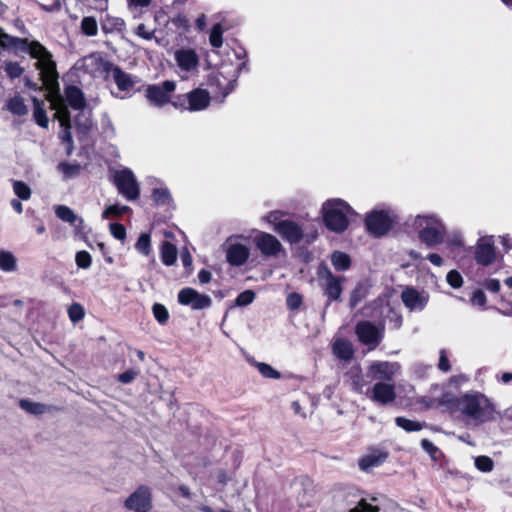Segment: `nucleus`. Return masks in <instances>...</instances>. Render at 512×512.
Returning <instances> with one entry per match:
<instances>
[{"label":"nucleus","instance_id":"obj_1","mask_svg":"<svg viewBox=\"0 0 512 512\" xmlns=\"http://www.w3.org/2000/svg\"><path fill=\"white\" fill-rule=\"evenodd\" d=\"M9 47L27 48L30 56L37 60L35 67L40 71V78L48 91V100L51 103V108L55 110V117L63 128L60 138L63 142L71 145L70 116L67 106L64 105L59 93L58 73L51 53L37 41L28 42L27 39L14 38L0 29V50Z\"/></svg>","mask_w":512,"mask_h":512},{"label":"nucleus","instance_id":"obj_2","mask_svg":"<svg viewBox=\"0 0 512 512\" xmlns=\"http://www.w3.org/2000/svg\"><path fill=\"white\" fill-rule=\"evenodd\" d=\"M438 403L451 411H459L477 423L491 420L494 414V406L491 401L479 392L466 393L457 400L452 394L445 393L439 398Z\"/></svg>","mask_w":512,"mask_h":512},{"label":"nucleus","instance_id":"obj_3","mask_svg":"<svg viewBox=\"0 0 512 512\" xmlns=\"http://www.w3.org/2000/svg\"><path fill=\"white\" fill-rule=\"evenodd\" d=\"M321 215L325 227L334 233H343L355 215L353 208L342 199H329L322 204Z\"/></svg>","mask_w":512,"mask_h":512},{"label":"nucleus","instance_id":"obj_4","mask_svg":"<svg viewBox=\"0 0 512 512\" xmlns=\"http://www.w3.org/2000/svg\"><path fill=\"white\" fill-rule=\"evenodd\" d=\"M262 221L272 226L273 230L290 244L299 243L304 236L303 229L296 222L285 218L281 211H271L262 217Z\"/></svg>","mask_w":512,"mask_h":512},{"label":"nucleus","instance_id":"obj_5","mask_svg":"<svg viewBox=\"0 0 512 512\" xmlns=\"http://www.w3.org/2000/svg\"><path fill=\"white\" fill-rule=\"evenodd\" d=\"M414 226L418 230L420 241L428 247H434L442 243L445 229L434 216H417Z\"/></svg>","mask_w":512,"mask_h":512},{"label":"nucleus","instance_id":"obj_6","mask_svg":"<svg viewBox=\"0 0 512 512\" xmlns=\"http://www.w3.org/2000/svg\"><path fill=\"white\" fill-rule=\"evenodd\" d=\"M211 98L208 91L197 88L182 97H178L173 102V106L191 112L201 111L206 109L210 104Z\"/></svg>","mask_w":512,"mask_h":512},{"label":"nucleus","instance_id":"obj_7","mask_svg":"<svg viewBox=\"0 0 512 512\" xmlns=\"http://www.w3.org/2000/svg\"><path fill=\"white\" fill-rule=\"evenodd\" d=\"M355 333L358 340L372 350L382 341L384 327L381 324L376 325L370 321H361L356 325Z\"/></svg>","mask_w":512,"mask_h":512},{"label":"nucleus","instance_id":"obj_8","mask_svg":"<svg viewBox=\"0 0 512 512\" xmlns=\"http://www.w3.org/2000/svg\"><path fill=\"white\" fill-rule=\"evenodd\" d=\"M398 510V506L384 495H367L362 497L357 505L348 512H380L383 510Z\"/></svg>","mask_w":512,"mask_h":512},{"label":"nucleus","instance_id":"obj_9","mask_svg":"<svg viewBox=\"0 0 512 512\" xmlns=\"http://www.w3.org/2000/svg\"><path fill=\"white\" fill-rule=\"evenodd\" d=\"M115 184L120 194L128 200H135L139 197V186L134 174L129 169H123L115 173Z\"/></svg>","mask_w":512,"mask_h":512},{"label":"nucleus","instance_id":"obj_10","mask_svg":"<svg viewBox=\"0 0 512 512\" xmlns=\"http://www.w3.org/2000/svg\"><path fill=\"white\" fill-rule=\"evenodd\" d=\"M253 241L263 256L276 257L283 251L282 243L273 234L257 231Z\"/></svg>","mask_w":512,"mask_h":512},{"label":"nucleus","instance_id":"obj_11","mask_svg":"<svg viewBox=\"0 0 512 512\" xmlns=\"http://www.w3.org/2000/svg\"><path fill=\"white\" fill-rule=\"evenodd\" d=\"M393 220L387 211H373L366 217V227L374 236L386 234L392 227Z\"/></svg>","mask_w":512,"mask_h":512},{"label":"nucleus","instance_id":"obj_12","mask_svg":"<svg viewBox=\"0 0 512 512\" xmlns=\"http://www.w3.org/2000/svg\"><path fill=\"white\" fill-rule=\"evenodd\" d=\"M124 506L133 512H150L152 509L150 490L141 486L125 500Z\"/></svg>","mask_w":512,"mask_h":512},{"label":"nucleus","instance_id":"obj_13","mask_svg":"<svg viewBox=\"0 0 512 512\" xmlns=\"http://www.w3.org/2000/svg\"><path fill=\"white\" fill-rule=\"evenodd\" d=\"M242 237V235H238L227 240L226 258L228 263L232 266H242L249 258V247L245 244L235 241L236 239Z\"/></svg>","mask_w":512,"mask_h":512},{"label":"nucleus","instance_id":"obj_14","mask_svg":"<svg viewBox=\"0 0 512 512\" xmlns=\"http://www.w3.org/2000/svg\"><path fill=\"white\" fill-rule=\"evenodd\" d=\"M174 81H164L160 85H150L146 89V97L153 105L163 106L170 101V94L175 90Z\"/></svg>","mask_w":512,"mask_h":512},{"label":"nucleus","instance_id":"obj_15","mask_svg":"<svg viewBox=\"0 0 512 512\" xmlns=\"http://www.w3.org/2000/svg\"><path fill=\"white\" fill-rule=\"evenodd\" d=\"M178 301L182 305H189L194 310L208 308L211 305V298L207 295L200 294L192 288H183L178 293Z\"/></svg>","mask_w":512,"mask_h":512},{"label":"nucleus","instance_id":"obj_16","mask_svg":"<svg viewBox=\"0 0 512 512\" xmlns=\"http://www.w3.org/2000/svg\"><path fill=\"white\" fill-rule=\"evenodd\" d=\"M399 369L396 362L375 361L369 366V375L375 380H392Z\"/></svg>","mask_w":512,"mask_h":512},{"label":"nucleus","instance_id":"obj_17","mask_svg":"<svg viewBox=\"0 0 512 512\" xmlns=\"http://www.w3.org/2000/svg\"><path fill=\"white\" fill-rule=\"evenodd\" d=\"M174 59L181 71L193 72L199 65V56L194 49L181 48L174 52Z\"/></svg>","mask_w":512,"mask_h":512},{"label":"nucleus","instance_id":"obj_18","mask_svg":"<svg viewBox=\"0 0 512 512\" xmlns=\"http://www.w3.org/2000/svg\"><path fill=\"white\" fill-rule=\"evenodd\" d=\"M81 67L92 76H100L109 72L112 64L105 61L99 54H90L82 59Z\"/></svg>","mask_w":512,"mask_h":512},{"label":"nucleus","instance_id":"obj_19","mask_svg":"<svg viewBox=\"0 0 512 512\" xmlns=\"http://www.w3.org/2000/svg\"><path fill=\"white\" fill-rule=\"evenodd\" d=\"M368 397L382 405L392 403L396 398L395 387L389 383L378 382L372 387Z\"/></svg>","mask_w":512,"mask_h":512},{"label":"nucleus","instance_id":"obj_20","mask_svg":"<svg viewBox=\"0 0 512 512\" xmlns=\"http://www.w3.org/2000/svg\"><path fill=\"white\" fill-rule=\"evenodd\" d=\"M404 305L411 311L422 310L428 302V296L425 293H419L413 288H406L401 294Z\"/></svg>","mask_w":512,"mask_h":512},{"label":"nucleus","instance_id":"obj_21","mask_svg":"<svg viewBox=\"0 0 512 512\" xmlns=\"http://www.w3.org/2000/svg\"><path fill=\"white\" fill-rule=\"evenodd\" d=\"M475 257L478 263L490 265L495 260L493 241L490 237L481 238L477 244Z\"/></svg>","mask_w":512,"mask_h":512},{"label":"nucleus","instance_id":"obj_22","mask_svg":"<svg viewBox=\"0 0 512 512\" xmlns=\"http://www.w3.org/2000/svg\"><path fill=\"white\" fill-rule=\"evenodd\" d=\"M388 452L383 449H372L359 459V467L363 471H368L374 467H378L386 461Z\"/></svg>","mask_w":512,"mask_h":512},{"label":"nucleus","instance_id":"obj_23","mask_svg":"<svg viewBox=\"0 0 512 512\" xmlns=\"http://www.w3.org/2000/svg\"><path fill=\"white\" fill-rule=\"evenodd\" d=\"M321 275L325 280V294L330 298V300H337L342 292L339 279L336 278L327 268H324L321 271Z\"/></svg>","mask_w":512,"mask_h":512},{"label":"nucleus","instance_id":"obj_24","mask_svg":"<svg viewBox=\"0 0 512 512\" xmlns=\"http://www.w3.org/2000/svg\"><path fill=\"white\" fill-rule=\"evenodd\" d=\"M63 99L64 105L66 103L75 110H82L85 105V98L83 92L76 86H68L65 89V99Z\"/></svg>","mask_w":512,"mask_h":512},{"label":"nucleus","instance_id":"obj_25","mask_svg":"<svg viewBox=\"0 0 512 512\" xmlns=\"http://www.w3.org/2000/svg\"><path fill=\"white\" fill-rule=\"evenodd\" d=\"M112 78L121 91H129L136 84V80L130 75L122 71L119 67L113 66L110 71Z\"/></svg>","mask_w":512,"mask_h":512},{"label":"nucleus","instance_id":"obj_26","mask_svg":"<svg viewBox=\"0 0 512 512\" xmlns=\"http://www.w3.org/2000/svg\"><path fill=\"white\" fill-rule=\"evenodd\" d=\"M56 216L62 221L73 225L76 229H80L83 225V219L78 217L72 209L65 205H59L55 209Z\"/></svg>","mask_w":512,"mask_h":512},{"label":"nucleus","instance_id":"obj_27","mask_svg":"<svg viewBox=\"0 0 512 512\" xmlns=\"http://www.w3.org/2000/svg\"><path fill=\"white\" fill-rule=\"evenodd\" d=\"M332 348L333 353L342 360H350L353 357V346L351 342L346 339H337Z\"/></svg>","mask_w":512,"mask_h":512},{"label":"nucleus","instance_id":"obj_28","mask_svg":"<svg viewBox=\"0 0 512 512\" xmlns=\"http://www.w3.org/2000/svg\"><path fill=\"white\" fill-rule=\"evenodd\" d=\"M5 106L8 111L17 116H24L28 113L24 98L19 95L10 98Z\"/></svg>","mask_w":512,"mask_h":512},{"label":"nucleus","instance_id":"obj_29","mask_svg":"<svg viewBox=\"0 0 512 512\" xmlns=\"http://www.w3.org/2000/svg\"><path fill=\"white\" fill-rule=\"evenodd\" d=\"M19 406L22 410L32 415H42L49 411L48 406L45 404L29 399H21L19 401Z\"/></svg>","mask_w":512,"mask_h":512},{"label":"nucleus","instance_id":"obj_30","mask_svg":"<svg viewBox=\"0 0 512 512\" xmlns=\"http://www.w3.org/2000/svg\"><path fill=\"white\" fill-rule=\"evenodd\" d=\"M0 270L8 273L17 270V259L12 252L6 250L0 251Z\"/></svg>","mask_w":512,"mask_h":512},{"label":"nucleus","instance_id":"obj_31","mask_svg":"<svg viewBox=\"0 0 512 512\" xmlns=\"http://www.w3.org/2000/svg\"><path fill=\"white\" fill-rule=\"evenodd\" d=\"M153 0H126L128 11L134 16L139 17L144 14L151 6Z\"/></svg>","mask_w":512,"mask_h":512},{"label":"nucleus","instance_id":"obj_32","mask_svg":"<svg viewBox=\"0 0 512 512\" xmlns=\"http://www.w3.org/2000/svg\"><path fill=\"white\" fill-rule=\"evenodd\" d=\"M162 262L167 265H173L177 260V249L170 242H163L160 250Z\"/></svg>","mask_w":512,"mask_h":512},{"label":"nucleus","instance_id":"obj_33","mask_svg":"<svg viewBox=\"0 0 512 512\" xmlns=\"http://www.w3.org/2000/svg\"><path fill=\"white\" fill-rule=\"evenodd\" d=\"M33 103H34L33 116H34L36 123L43 128H47L49 121H48V118H47V115H46V112L44 109V102L38 100L37 98H33Z\"/></svg>","mask_w":512,"mask_h":512},{"label":"nucleus","instance_id":"obj_34","mask_svg":"<svg viewBox=\"0 0 512 512\" xmlns=\"http://www.w3.org/2000/svg\"><path fill=\"white\" fill-rule=\"evenodd\" d=\"M331 261L335 269L344 271L350 267V257L341 251H335L331 256Z\"/></svg>","mask_w":512,"mask_h":512},{"label":"nucleus","instance_id":"obj_35","mask_svg":"<svg viewBox=\"0 0 512 512\" xmlns=\"http://www.w3.org/2000/svg\"><path fill=\"white\" fill-rule=\"evenodd\" d=\"M152 199L158 205H165L170 203L171 194L166 187L154 188L152 191Z\"/></svg>","mask_w":512,"mask_h":512},{"label":"nucleus","instance_id":"obj_36","mask_svg":"<svg viewBox=\"0 0 512 512\" xmlns=\"http://www.w3.org/2000/svg\"><path fill=\"white\" fill-rule=\"evenodd\" d=\"M395 422L398 427L404 429L407 432L420 431L423 428L422 423L404 417H397Z\"/></svg>","mask_w":512,"mask_h":512},{"label":"nucleus","instance_id":"obj_37","mask_svg":"<svg viewBox=\"0 0 512 512\" xmlns=\"http://www.w3.org/2000/svg\"><path fill=\"white\" fill-rule=\"evenodd\" d=\"M82 32L87 36H95L98 33L97 21L93 17H84L81 21Z\"/></svg>","mask_w":512,"mask_h":512},{"label":"nucleus","instance_id":"obj_38","mask_svg":"<svg viewBox=\"0 0 512 512\" xmlns=\"http://www.w3.org/2000/svg\"><path fill=\"white\" fill-rule=\"evenodd\" d=\"M136 250L145 255L148 256L151 253V239L149 234H141L135 244Z\"/></svg>","mask_w":512,"mask_h":512},{"label":"nucleus","instance_id":"obj_39","mask_svg":"<svg viewBox=\"0 0 512 512\" xmlns=\"http://www.w3.org/2000/svg\"><path fill=\"white\" fill-rule=\"evenodd\" d=\"M223 32H224V29L222 28L221 24H215L212 29H211V33H210V37H209V41H210V44L215 47V48H219L222 46V43H223V39H222V35H223Z\"/></svg>","mask_w":512,"mask_h":512},{"label":"nucleus","instance_id":"obj_40","mask_svg":"<svg viewBox=\"0 0 512 512\" xmlns=\"http://www.w3.org/2000/svg\"><path fill=\"white\" fill-rule=\"evenodd\" d=\"M129 209L128 206L110 205L103 211L102 218L109 219L111 217H119Z\"/></svg>","mask_w":512,"mask_h":512},{"label":"nucleus","instance_id":"obj_41","mask_svg":"<svg viewBox=\"0 0 512 512\" xmlns=\"http://www.w3.org/2000/svg\"><path fill=\"white\" fill-rule=\"evenodd\" d=\"M14 193L22 200H28L31 196V190L27 184L22 181H14Z\"/></svg>","mask_w":512,"mask_h":512},{"label":"nucleus","instance_id":"obj_42","mask_svg":"<svg viewBox=\"0 0 512 512\" xmlns=\"http://www.w3.org/2000/svg\"><path fill=\"white\" fill-rule=\"evenodd\" d=\"M84 314H85V312H84L83 307L78 303H73L68 308V316L73 323H76V322L82 320L84 317Z\"/></svg>","mask_w":512,"mask_h":512},{"label":"nucleus","instance_id":"obj_43","mask_svg":"<svg viewBox=\"0 0 512 512\" xmlns=\"http://www.w3.org/2000/svg\"><path fill=\"white\" fill-rule=\"evenodd\" d=\"M256 367L261 375L266 378L278 379L280 377V373L266 363L259 362L256 364Z\"/></svg>","mask_w":512,"mask_h":512},{"label":"nucleus","instance_id":"obj_44","mask_svg":"<svg viewBox=\"0 0 512 512\" xmlns=\"http://www.w3.org/2000/svg\"><path fill=\"white\" fill-rule=\"evenodd\" d=\"M152 311H153L154 317L160 324H164L167 322L169 313L165 306H163L162 304L156 303L153 305Z\"/></svg>","mask_w":512,"mask_h":512},{"label":"nucleus","instance_id":"obj_45","mask_svg":"<svg viewBox=\"0 0 512 512\" xmlns=\"http://www.w3.org/2000/svg\"><path fill=\"white\" fill-rule=\"evenodd\" d=\"M76 264L79 268L88 269L91 266L92 258L87 251H79L75 257Z\"/></svg>","mask_w":512,"mask_h":512},{"label":"nucleus","instance_id":"obj_46","mask_svg":"<svg viewBox=\"0 0 512 512\" xmlns=\"http://www.w3.org/2000/svg\"><path fill=\"white\" fill-rule=\"evenodd\" d=\"M58 168L67 178L76 176L80 170V166L78 164L70 163H61Z\"/></svg>","mask_w":512,"mask_h":512},{"label":"nucleus","instance_id":"obj_47","mask_svg":"<svg viewBox=\"0 0 512 512\" xmlns=\"http://www.w3.org/2000/svg\"><path fill=\"white\" fill-rule=\"evenodd\" d=\"M475 466L480 471L488 472L493 468V461L487 456H479L475 459Z\"/></svg>","mask_w":512,"mask_h":512},{"label":"nucleus","instance_id":"obj_48","mask_svg":"<svg viewBox=\"0 0 512 512\" xmlns=\"http://www.w3.org/2000/svg\"><path fill=\"white\" fill-rule=\"evenodd\" d=\"M255 298V293L252 290H246L238 295L236 298L237 306H246L253 302Z\"/></svg>","mask_w":512,"mask_h":512},{"label":"nucleus","instance_id":"obj_49","mask_svg":"<svg viewBox=\"0 0 512 512\" xmlns=\"http://www.w3.org/2000/svg\"><path fill=\"white\" fill-rule=\"evenodd\" d=\"M446 279H447L448 284L450 286H452L453 288H459L463 284V278H462L461 274L456 270L449 271Z\"/></svg>","mask_w":512,"mask_h":512},{"label":"nucleus","instance_id":"obj_50","mask_svg":"<svg viewBox=\"0 0 512 512\" xmlns=\"http://www.w3.org/2000/svg\"><path fill=\"white\" fill-rule=\"evenodd\" d=\"M5 71L10 77L17 78L23 74L24 69L16 62H8L5 64Z\"/></svg>","mask_w":512,"mask_h":512},{"label":"nucleus","instance_id":"obj_51","mask_svg":"<svg viewBox=\"0 0 512 512\" xmlns=\"http://www.w3.org/2000/svg\"><path fill=\"white\" fill-rule=\"evenodd\" d=\"M421 446L424 449V451H426L431 456L433 460H437L441 454L439 449L431 441L427 439L422 440Z\"/></svg>","mask_w":512,"mask_h":512},{"label":"nucleus","instance_id":"obj_52","mask_svg":"<svg viewBox=\"0 0 512 512\" xmlns=\"http://www.w3.org/2000/svg\"><path fill=\"white\" fill-rule=\"evenodd\" d=\"M286 303L290 310H297L302 304V296L298 293H290L287 296Z\"/></svg>","mask_w":512,"mask_h":512},{"label":"nucleus","instance_id":"obj_53","mask_svg":"<svg viewBox=\"0 0 512 512\" xmlns=\"http://www.w3.org/2000/svg\"><path fill=\"white\" fill-rule=\"evenodd\" d=\"M111 234L118 240H124L126 237V229L122 224L111 223L110 226Z\"/></svg>","mask_w":512,"mask_h":512},{"label":"nucleus","instance_id":"obj_54","mask_svg":"<svg viewBox=\"0 0 512 512\" xmlns=\"http://www.w3.org/2000/svg\"><path fill=\"white\" fill-rule=\"evenodd\" d=\"M171 21H172L173 25L179 29H183L185 31H187L189 29V26H190L189 20L187 19V17L185 15L179 14V15L175 16L174 18H172Z\"/></svg>","mask_w":512,"mask_h":512},{"label":"nucleus","instance_id":"obj_55","mask_svg":"<svg viewBox=\"0 0 512 512\" xmlns=\"http://www.w3.org/2000/svg\"><path fill=\"white\" fill-rule=\"evenodd\" d=\"M138 371L136 370H127L121 374L118 375V380L121 382V383H124V384H128V383H131L132 381H134V379L138 376Z\"/></svg>","mask_w":512,"mask_h":512},{"label":"nucleus","instance_id":"obj_56","mask_svg":"<svg viewBox=\"0 0 512 512\" xmlns=\"http://www.w3.org/2000/svg\"><path fill=\"white\" fill-rule=\"evenodd\" d=\"M471 303L475 306L483 307L486 304V296L483 291L477 290L473 293Z\"/></svg>","mask_w":512,"mask_h":512},{"label":"nucleus","instance_id":"obj_57","mask_svg":"<svg viewBox=\"0 0 512 512\" xmlns=\"http://www.w3.org/2000/svg\"><path fill=\"white\" fill-rule=\"evenodd\" d=\"M135 33L136 35L145 40H150L153 37V31L147 29V27L144 24L138 25L135 30Z\"/></svg>","mask_w":512,"mask_h":512},{"label":"nucleus","instance_id":"obj_58","mask_svg":"<svg viewBox=\"0 0 512 512\" xmlns=\"http://www.w3.org/2000/svg\"><path fill=\"white\" fill-rule=\"evenodd\" d=\"M438 367L441 371L448 372L450 370V364L448 357L444 350L440 351L439 364Z\"/></svg>","mask_w":512,"mask_h":512},{"label":"nucleus","instance_id":"obj_59","mask_svg":"<svg viewBox=\"0 0 512 512\" xmlns=\"http://www.w3.org/2000/svg\"><path fill=\"white\" fill-rule=\"evenodd\" d=\"M291 409L295 415H298L301 418L307 417L305 409L302 407L301 403L298 400L292 402Z\"/></svg>","mask_w":512,"mask_h":512},{"label":"nucleus","instance_id":"obj_60","mask_svg":"<svg viewBox=\"0 0 512 512\" xmlns=\"http://www.w3.org/2000/svg\"><path fill=\"white\" fill-rule=\"evenodd\" d=\"M484 286L491 292H498L500 290V282L497 279L486 280Z\"/></svg>","mask_w":512,"mask_h":512},{"label":"nucleus","instance_id":"obj_61","mask_svg":"<svg viewBox=\"0 0 512 512\" xmlns=\"http://www.w3.org/2000/svg\"><path fill=\"white\" fill-rule=\"evenodd\" d=\"M212 278V274L211 272L207 271V270H201L199 273H198V279H199V282L201 284H206L208 283Z\"/></svg>","mask_w":512,"mask_h":512},{"label":"nucleus","instance_id":"obj_62","mask_svg":"<svg viewBox=\"0 0 512 512\" xmlns=\"http://www.w3.org/2000/svg\"><path fill=\"white\" fill-rule=\"evenodd\" d=\"M428 260L434 264L435 266H441L443 264V259L440 255L436 253H431L428 255Z\"/></svg>","mask_w":512,"mask_h":512},{"label":"nucleus","instance_id":"obj_63","mask_svg":"<svg viewBox=\"0 0 512 512\" xmlns=\"http://www.w3.org/2000/svg\"><path fill=\"white\" fill-rule=\"evenodd\" d=\"M463 244L462 238L460 235H454L448 240V245L451 247H461Z\"/></svg>","mask_w":512,"mask_h":512},{"label":"nucleus","instance_id":"obj_64","mask_svg":"<svg viewBox=\"0 0 512 512\" xmlns=\"http://www.w3.org/2000/svg\"><path fill=\"white\" fill-rule=\"evenodd\" d=\"M181 260L184 266L189 267L192 265V257L188 251H183L181 254Z\"/></svg>","mask_w":512,"mask_h":512}]
</instances>
